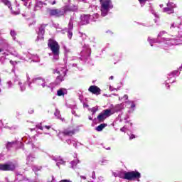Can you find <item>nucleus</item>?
<instances>
[{"label": "nucleus", "mask_w": 182, "mask_h": 182, "mask_svg": "<svg viewBox=\"0 0 182 182\" xmlns=\"http://www.w3.org/2000/svg\"><path fill=\"white\" fill-rule=\"evenodd\" d=\"M106 126H107V124H101L100 125L96 127L97 132H102V130H103L105 127H106Z\"/></svg>", "instance_id": "393cba45"}, {"label": "nucleus", "mask_w": 182, "mask_h": 182, "mask_svg": "<svg viewBox=\"0 0 182 182\" xmlns=\"http://www.w3.org/2000/svg\"><path fill=\"white\" fill-rule=\"evenodd\" d=\"M28 57L30 58V59H31V60H33V62H39V57L38 55H32L31 54L28 55Z\"/></svg>", "instance_id": "5701e85b"}, {"label": "nucleus", "mask_w": 182, "mask_h": 182, "mask_svg": "<svg viewBox=\"0 0 182 182\" xmlns=\"http://www.w3.org/2000/svg\"><path fill=\"white\" fill-rule=\"evenodd\" d=\"M148 41H149L151 46H153V43H159V40L157 38H152V39H151L150 37H149L148 38Z\"/></svg>", "instance_id": "a878e982"}, {"label": "nucleus", "mask_w": 182, "mask_h": 182, "mask_svg": "<svg viewBox=\"0 0 182 182\" xmlns=\"http://www.w3.org/2000/svg\"><path fill=\"white\" fill-rule=\"evenodd\" d=\"M173 28H176V26H174V23H173L171 25V29H173Z\"/></svg>", "instance_id": "3c124183"}, {"label": "nucleus", "mask_w": 182, "mask_h": 182, "mask_svg": "<svg viewBox=\"0 0 182 182\" xmlns=\"http://www.w3.org/2000/svg\"><path fill=\"white\" fill-rule=\"evenodd\" d=\"M33 159H35V157H33V156L32 155H28L27 157V161H26V164L28 166H31L33 161Z\"/></svg>", "instance_id": "aec40b11"}, {"label": "nucleus", "mask_w": 182, "mask_h": 182, "mask_svg": "<svg viewBox=\"0 0 182 182\" xmlns=\"http://www.w3.org/2000/svg\"><path fill=\"white\" fill-rule=\"evenodd\" d=\"M103 179H104V178L102 176H100L98 178V180H100V181H103Z\"/></svg>", "instance_id": "09e8293b"}, {"label": "nucleus", "mask_w": 182, "mask_h": 182, "mask_svg": "<svg viewBox=\"0 0 182 182\" xmlns=\"http://www.w3.org/2000/svg\"><path fill=\"white\" fill-rule=\"evenodd\" d=\"M101 5V15L102 16H106L109 14V11L113 8L111 0H100Z\"/></svg>", "instance_id": "7ed1b4c3"}, {"label": "nucleus", "mask_w": 182, "mask_h": 182, "mask_svg": "<svg viewBox=\"0 0 182 182\" xmlns=\"http://www.w3.org/2000/svg\"><path fill=\"white\" fill-rule=\"evenodd\" d=\"M41 167H38L36 166H33V171L36 173V171H41Z\"/></svg>", "instance_id": "72a5a7b5"}, {"label": "nucleus", "mask_w": 182, "mask_h": 182, "mask_svg": "<svg viewBox=\"0 0 182 182\" xmlns=\"http://www.w3.org/2000/svg\"><path fill=\"white\" fill-rule=\"evenodd\" d=\"M120 131L125 132H126V127H123L122 128H121Z\"/></svg>", "instance_id": "a18cd8bd"}, {"label": "nucleus", "mask_w": 182, "mask_h": 182, "mask_svg": "<svg viewBox=\"0 0 182 182\" xmlns=\"http://www.w3.org/2000/svg\"><path fill=\"white\" fill-rule=\"evenodd\" d=\"M99 18V15L97 14H95L92 15V21H94V22H96V19H97Z\"/></svg>", "instance_id": "e433bc0d"}, {"label": "nucleus", "mask_w": 182, "mask_h": 182, "mask_svg": "<svg viewBox=\"0 0 182 182\" xmlns=\"http://www.w3.org/2000/svg\"><path fill=\"white\" fill-rule=\"evenodd\" d=\"M0 2L5 4L6 6H8V8L11 9V14L13 15H19L21 14V11L19 10H17L16 11L12 10V7L11 6V1H9V0H0Z\"/></svg>", "instance_id": "9b49d317"}, {"label": "nucleus", "mask_w": 182, "mask_h": 182, "mask_svg": "<svg viewBox=\"0 0 182 182\" xmlns=\"http://www.w3.org/2000/svg\"><path fill=\"white\" fill-rule=\"evenodd\" d=\"M118 177L124 180H137V181H140L139 178L141 177V174L137 171L129 172L122 171L118 173Z\"/></svg>", "instance_id": "f03ea898"}, {"label": "nucleus", "mask_w": 182, "mask_h": 182, "mask_svg": "<svg viewBox=\"0 0 182 182\" xmlns=\"http://www.w3.org/2000/svg\"><path fill=\"white\" fill-rule=\"evenodd\" d=\"M26 77H27V82H28V85L29 86V87H31V85H32V82H30L29 80H31V77H29V75H26Z\"/></svg>", "instance_id": "f704fd0d"}, {"label": "nucleus", "mask_w": 182, "mask_h": 182, "mask_svg": "<svg viewBox=\"0 0 182 182\" xmlns=\"http://www.w3.org/2000/svg\"><path fill=\"white\" fill-rule=\"evenodd\" d=\"M14 82H18V85H20V90L21 92H23V90H25V89H26V87L25 86V85H22V82H21V80L18 78V76H16L15 78L14 79Z\"/></svg>", "instance_id": "dca6fc26"}, {"label": "nucleus", "mask_w": 182, "mask_h": 182, "mask_svg": "<svg viewBox=\"0 0 182 182\" xmlns=\"http://www.w3.org/2000/svg\"><path fill=\"white\" fill-rule=\"evenodd\" d=\"M171 77H174V76H178V70H175L169 74Z\"/></svg>", "instance_id": "c756f323"}, {"label": "nucleus", "mask_w": 182, "mask_h": 182, "mask_svg": "<svg viewBox=\"0 0 182 182\" xmlns=\"http://www.w3.org/2000/svg\"><path fill=\"white\" fill-rule=\"evenodd\" d=\"M52 159L53 160H54V161H56V166H58V167H59L60 164H65V161L60 158H56L55 156H53Z\"/></svg>", "instance_id": "f3484780"}, {"label": "nucleus", "mask_w": 182, "mask_h": 182, "mask_svg": "<svg viewBox=\"0 0 182 182\" xmlns=\"http://www.w3.org/2000/svg\"><path fill=\"white\" fill-rule=\"evenodd\" d=\"M64 49H65V53H68V52H70V50L68 48H66L65 47L64 48Z\"/></svg>", "instance_id": "8fccbe9b"}, {"label": "nucleus", "mask_w": 182, "mask_h": 182, "mask_svg": "<svg viewBox=\"0 0 182 182\" xmlns=\"http://www.w3.org/2000/svg\"><path fill=\"white\" fill-rule=\"evenodd\" d=\"M78 163H80V161L77 159H75L74 161H72L70 162L72 168H74L75 167H76V166H77Z\"/></svg>", "instance_id": "b1692460"}, {"label": "nucleus", "mask_w": 182, "mask_h": 182, "mask_svg": "<svg viewBox=\"0 0 182 182\" xmlns=\"http://www.w3.org/2000/svg\"><path fill=\"white\" fill-rule=\"evenodd\" d=\"M66 12V10L63 9H51L50 10V15L51 16H56V17H59V16H63V15H65Z\"/></svg>", "instance_id": "0eeeda50"}, {"label": "nucleus", "mask_w": 182, "mask_h": 182, "mask_svg": "<svg viewBox=\"0 0 182 182\" xmlns=\"http://www.w3.org/2000/svg\"><path fill=\"white\" fill-rule=\"evenodd\" d=\"M91 54H92V50L90 49V47L87 45H85L82 47V50L80 53L81 60H84V62H87V60H90Z\"/></svg>", "instance_id": "39448f33"}, {"label": "nucleus", "mask_w": 182, "mask_h": 182, "mask_svg": "<svg viewBox=\"0 0 182 182\" xmlns=\"http://www.w3.org/2000/svg\"><path fill=\"white\" fill-rule=\"evenodd\" d=\"M147 1H149V0H139L141 5H144V4H146V2H147Z\"/></svg>", "instance_id": "79ce46f5"}, {"label": "nucleus", "mask_w": 182, "mask_h": 182, "mask_svg": "<svg viewBox=\"0 0 182 182\" xmlns=\"http://www.w3.org/2000/svg\"><path fill=\"white\" fill-rule=\"evenodd\" d=\"M97 110H99L97 107H94L92 108L91 112H92V114H95V113H96V112H97Z\"/></svg>", "instance_id": "4c0bfd02"}, {"label": "nucleus", "mask_w": 182, "mask_h": 182, "mask_svg": "<svg viewBox=\"0 0 182 182\" xmlns=\"http://www.w3.org/2000/svg\"><path fill=\"white\" fill-rule=\"evenodd\" d=\"M55 4H56V1H54L52 3V5H55Z\"/></svg>", "instance_id": "e2e57ef3"}, {"label": "nucleus", "mask_w": 182, "mask_h": 182, "mask_svg": "<svg viewBox=\"0 0 182 182\" xmlns=\"http://www.w3.org/2000/svg\"><path fill=\"white\" fill-rule=\"evenodd\" d=\"M68 95V90L65 88H60L57 91V96H65Z\"/></svg>", "instance_id": "a211bd4d"}, {"label": "nucleus", "mask_w": 182, "mask_h": 182, "mask_svg": "<svg viewBox=\"0 0 182 182\" xmlns=\"http://www.w3.org/2000/svg\"><path fill=\"white\" fill-rule=\"evenodd\" d=\"M90 21V15L82 14L80 16V25H87Z\"/></svg>", "instance_id": "f8f14e48"}, {"label": "nucleus", "mask_w": 182, "mask_h": 182, "mask_svg": "<svg viewBox=\"0 0 182 182\" xmlns=\"http://www.w3.org/2000/svg\"><path fill=\"white\" fill-rule=\"evenodd\" d=\"M55 117H57V119H60V111H59V109H55V112L54 113Z\"/></svg>", "instance_id": "7c9ffc66"}, {"label": "nucleus", "mask_w": 182, "mask_h": 182, "mask_svg": "<svg viewBox=\"0 0 182 182\" xmlns=\"http://www.w3.org/2000/svg\"><path fill=\"white\" fill-rule=\"evenodd\" d=\"M122 98L125 99V100H127V99H129V96L127 95H125L123 96V97H122V98L119 97V100H121V99H122Z\"/></svg>", "instance_id": "c03bdc74"}, {"label": "nucleus", "mask_w": 182, "mask_h": 182, "mask_svg": "<svg viewBox=\"0 0 182 182\" xmlns=\"http://www.w3.org/2000/svg\"><path fill=\"white\" fill-rule=\"evenodd\" d=\"M101 163H102V164H103V163H107V160H102V161H101Z\"/></svg>", "instance_id": "6e6d98bb"}, {"label": "nucleus", "mask_w": 182, "mask_h": 182, "mask_svg": "<svg viewBox=\"0 0 182 182\" xmlns=\"http://www.w3.org/2000/svg\"><path fill=\"white\" fill-rule=\"evenodd\" d=\"M14 55V56H18V54L16 53H15L14 54H12Z\"/></svg>", "instance_id": "0e129e2a"}, {"label": "nucleus", "mask_w": 182, "mask_h": 182, "mask_svg": "<svg viewBox=\"0 0 182 182\" xmlns=\"http://www.w3.org/2000/svg\"><path fill=\"white\" fill-rule=\"evenodd\" d=\"M43 5H46V3H43L41 1H37L36 4V8H42V6H43Z\"/></svg>", "instance_id": "bb28decb"}, {"label": "nucleus", "mask_w": 182, "mask_h": 182, "mask_svg": "<svg viewBox=\"0 0 182 182\" xmlns=\"http://www.w3.org/2000/svg\"><path fill=\"white\" fill-rule=\"evenodd\" d=\"M166 41V38H162V41Z\"/></svg>", "instance_id": "774afa93"}, {"label": "nucleus", "mask_w": 182, "mask_h": 182, "mask_svg": "<svg viewBox=\"0 0 182 182\" xmlns=\"http://www.w3.org/2000/svg\"><path fill=\"white\" fill-rule=\"evenodd\" d=\"M81 178H83V180H86V176H80Z\"/></svg>", "instance_id": "4d7b16f0"}, {"label": "nucleus", "mask_w": 182, "mask_h": 182, "mask_svg": "<svg viewBox=\"0 0 182 182\" xmlns=\"http://www.w3.org/2000/svg\"><path fill=\"white\" fill-rule=\"evenodd\" d=\"M45 128L49 130V129H50V126H45Z\"/></svg>", "instance_id": "5fc2aeb1"}, {"label": "nucleus", "mask_w": 182, "mask_h": 182, "mask_svg": "<svg viewBox=\"0 0 182 182\" xmlns=\"http://www.w3.org/2000/svg\"><path fill=\"white\" fill-rule=\"evenodd\" d=\"M66 143H68L69 145L73 144L74 147L77 146V141L76 139H67Z\"/></svg>", "instance_id": "412c9836"}, {"label": "nucleus", "mask_w": 182, "mask_h": 182, "mask_svg": "<svg viewBox=\"0 0 182 182\" xmlns=\"http://www.w3.org/2000/svg\"><path fill=\"white\" fill-rule=\"evenodd\" d=\"M126 103L127 105H130V109H134V107H136V104H134V102L133 101H127Z\"/></svg>", "instance_id": "c85d7f7f"}, {"label": "nucleus", "mask_w": 182, "mask_h": 182, "mask_svg": "<svg viewBox=\"0 0 182 182\" xmlns=\"http://www.w3.org/2000/svg\"><path fill=\"white\" fill-rule=\"evenodd\" d=\"M73 66H77V64H73Z\"/></svg>", "instance_id": "338daca9"}, {"label": "nucleus", "mask_w": 182, "mask_h": 182, "mask_svg": "<svg viewBox=\"0 0 182 182\" xmlns=\"http://www.w3.org/2000/svg\"><path fill=\"white\" fill-rule=\"evenodd\" d=\"M112 174L114 177H119V173H116V172H113Z\"/></svg>", "instance_id": "de8ad7c7"}, {"label": "nucleus", "mask_w": 182, "mask_h": 182, "mask_svg": "<svg viewBox=\"0 0 182 182\" xmlns=\"http://www.w3.org/2000/svg\"><path fill=\"white\" fill-rule=\"evenodd\" d=\"M136 136H134V134H132L129 137L130 140H133V139H134Z\"/></svg>", "instance_id": "49530a36"}, {"label": "nucleus", "mask_w": 182, "mask_h": 182, "mask_svg": "<svg viewBox=\"0 0 182 182\" xmlns=\"http://www.w3.org/2000/svg\"><path fill=\"white\" fill-rule=\"evenodd\" d=\"M6 85H7V87L9 89H11V87H12L14 86V84L12 83V81H8Z\"/></svg>", "instance_id": "c9c22d12"}, {"label": "nucleus", "mask_w": 182, "mask_h": 182, "mask_svg": "<svg viewBox=\"0 0 182 182\" xmlns=\"http://www.w3.org/2000/svg\"><path fill=\"white\" fill-rule=\"evenodd\" d=\"M80 2H86V0H79Z\"/></svg>", "instance_id": "680f3d73"}, {"label": "nucleus", "mask_w": 182, "mask_h": 182, "mask_svg": "<svg viewBox=\"0 0 182 182\" xmlns=\"http://www.w3.org/2000/svg\"><path fill=\"white\" fill-rule=\"evenodd\" d=\"M48 46L51 50V53L53 56V60H59V55L60 53V46L58 41L50 39L48 40Z\"/></svg>", "instance_id": "f257e3e1"}, {"label": "nucleus", "mask_w": 182, "mask_h": 182, "mask_svg": "<svg viewBox=\"0 0 182 182\" xmlns=\"http://www.w3.org/2000/svg\"><path fill=\"white\" fill-rule=\"evenodd\" d=\"M88 90L92 93V95H96L97 96H99V95H100L102 90H100V88H99V87L96 86V85H91Z\"/></svg>", "instance_id": "ddd939ff"}, {"label": "nucleus", "mask_w": 182, "mask_h": 182, "mask_svg": "<svg viewBox=\"0 0 182 182\" xmlns=\"http://www.w3.org/2000/svg\"><path fill=\"white\" fill-rule=\"evenodd\" d=\"M37 129H39L40 130H43V127H42V124H38L36 125Z\"/></svg>", "instance_id": "58836bf2"}, {"label": "nucleus", "mask_w": 182, "mask_h": 182, "mask_svg": "<svg viewBox=\"0 0 182 182\" xmlns=\"http://www.w3.org/2000/svg\"><path fill=\"white\" fill-rule=\"evenodd\" d=\"M10 33H11L14 41H15V39H16L15 36H16V33L15 32V31L11 30Z\"/></svg>", "instance_id": "473e14b6"}, {"label": "nucleus", "mask_w": 182, "mask_h": 182, "mask_svg": "<svg viewBox=\"0 0 182 182\" xmlns=\"http://www.w3.org/2000/svg\"><path fill=\"white\" fill-rule=\"evenodd\" d=\"M114 77H113V75H112V76L109 77V79H110L111 80H113Z\"/></svg>", "instance_id": "13d9d810"}, {"label": "nucleus", "mask_w": 182, "mask_h": 182, "mask_svg": "<svg viewBox=\"0 0 182 182\" xmlns=\"http://www.w3.org/2000/svg\"><path fill=\"white\" fill-rule=\"evenodd\" d=\"M163 12H166L168 15H171V14H174V9L167 6L163 9Z\"/></svg>", "instance_id": "6ab92c4d"}, {"label": "nucleus", "mask_w": 182, "mask_h": 182, "mask_svg": "<svg viewBox=\"0 0 182 182\" xmlns=\"http://www.w3.org/2000/svg\"><path fill=\"white\" fill-rule=\"evenodd\" d=\"M67 72L68 70H66V68H57L53 70V73H58V75H59L54 82L55 85H60V83L65 80Z\"/></svg>", "instance_id": "20e7f679"}, {"label": "nucleus", "mask_w": 182, "mask_h": 182, "mask_svg": "<svg viewBox=\"0 0 182 182\" xmlns=\"http://www.w3.org/2000/svg\"><path fill=\"white\" fill-rule=\"evenodd\" d=\"M80 35V37L82 38V39H86V34L83 33H81L80 32L79 33Z\"/></svg>", "instance_id": "ea45409f"}, {"label": "nucleus", "mask_w": 182, "mask_h": 182, "mask_svg": "<svg viewBox=\"0 0 182 182\" xmlns=\"http://www.w3.org/2000/svg\"><path fill=\"white\" fill-rule=\"evenodd\" d=\"M76 132V129H66L62 132V134H63V136H73Z\"/></svg>", "instance_id": "2eb2a0df"}, {"label": "nucleus", "mask_w": 182, "mask_h": 182, "mask_svg": "<svg viewBox=\"0 0 182 182\" xmlns=\"http://www.w3.org/2000/svg\"><path fill=\"white\" fill-rule=\"evenodd\" d=\"M92 178H93V180H95V178H96V172L92 171Z\"/></svg>", "instance_id": "37998d69"}, {"label": "nucleus", "mask_w": 182, "mask_h": 182, "mask_svg": "<svg viewBox=\"0 0 182 182\" xmlns=\"http://www.w3.org/2000/svg\"><path fill=\"white\" fill-rule=\"evenodd\" d=\"M10 63H11V65H14V61L10 60Z\"/></svg>", "instance_id": "69168bd1"}, {"label": "nucleus", "mask_w": 182, "mask_h": 182, "mask_svg": "<svg viewBox=\"0 0 182 182\" xmlns=\"http://www.w3.org/2000/svg\"><path fill=\"white\" fill-rule=\"evenodd\" d=\"M30 146H31L32 149H35V144L30 143Z\"/></svg>", "instance_id": "603ef678"}, {"label": "nucleus", "mask_w": 182, "mask_h": 182, "mask_svg": "<svg viewBox=\"0 0 182 182\" xmlns=\"http://www.w3.org/2000/svg\"><path fill=\"white\" fill-rule=\"evenodd\" d=\"M109 110H112L114 112V113H116V112H120L122 110V105H116L113 109H108Z\"/></svg>", "instance_id": "4be33fe9"}, {"label": "nucleus", "mask_w": 182, "mask_h": 182, "mask_svg": "<svg viewBox=\"0 0 182 182\" xmlns=\"http://www.w3.org/2000/svg\"><path fill=\"white\" fill-rule=\"evenodd\" d=\"M14 144H15V141L8 142L6 144V149H8V150H9V149H11V147H12V146H14Z\"/></svg>", "instance_id": "2f4dec72"}, {"label": "nucleus", "mask_w": 182, "mask_h": 182, "mask_svg": "<svg viewBox=\"0 0 182 182\" xmlns=\"http://www.w3.org/2000/svg\"><path fill=\"white\" fill-rule=\"evenodd\" d=\"M72 113H73V114H74L75 116H76V111H75V110H72Z\"/></svg>", "instance_id": "864d4df0"}, {"label": "nucleus", "mask_w": 182, "mask_h": 182, "mask_svg": "<svg viewBox=\"0 0 182 182\" xmlns=\"http://www.w3.org/2000/svg\"><path fill=\"white\" fill-rule=\"evenodd\" d=\"M32 83H35L36 85H38V86H42V87H45V80L38 77V78H34L32 80Z\"/></svg>", "instance_id": "4468645a"}, {"label": "nucleus", "mask_w": 182, "mask_h": 182, "mask_svg": "<svg viewBox=\"0 0 182 182\" xmlns=\"http://www.w3.org/2000/svg\"><path fill=\"white\" fill-rule=\"evenodd\" d=\"M73 21H75L74 17H70L68 26V36L69 39H72V36H73V33L72 31H73Z\"/></svg>", "instance_id": "6e6552de"}, {"label": "nucleus", "mask_w": 182, "mask_h": 182, "mask_svg": "<svg viewBox=\"0 0 182 182\" xmlns=\"http://www.w3.org/2000/svg\"><path fill=\"white\" fill-rule=\"evenodd\" d=\"M88 119H89V120H93V117H89Z\"/></svg>", "instance_id": "052dcab7"}, {"label": "nucleus", "mask_w": 182, "mask_h": 182, "mask_svg": "<svg viewBox=\"0 0 182 182\" xmlns=\"http://www.w3.org/2000/svg\"><path fill=\"white\" fill-rule=\"evenodd\" d=\"M0 170H2L3 171H9L15 170V165L14 164H0Z\"/></svg>", "instance_id": "9d476101"}, {"label": "nucleus", "mask_w": 182, "mask_h": 182, "mask_svg": "<svg viewBox=\"0 0 182 182\" xmlns=\"http://www.w3.org/2000/svg\"><path fill=\"white\" fill-rule=\"evenodd\" d=\"M164 33H166V31H161L158 34V38H161V36H163V35H164Z\"/></svg>", "instance_id": "a19ab883"}, {"label": "nucleus", "mask_w": 182, "mask_h": 182, "mask_svg": "<svg viewBox=\"0 0 182 182\" xmlns=\"http://www.w3.org/2000/svg\"><path fill=\"white\" fill-rule=\"evenodd\" d=\"M45 28H46V25L43 24L39 27L38 31V37L36 40V41H41L43 39V35H45Z\"/></svg>", "instance_id": "1a4fd4ad"}, {"label": "nucleus", "mask_w": 182, "mask_h": 182, "mask_svg": "<svg viewBox=\"0 0 182 182\" xmlns=\"http://www.w3.org/2000/svg\"><path fill=\"white\" fill-rule=\"evenodd\" d=\"M166 5L167 6H168L169 8H171L172 9H174V8H176V4L173 2L170 1L167 3Z\"/></svg>", "instance_id": "cd10ccee"}, {"label": "nucleus", "mask_w": 182, "mask_h": 182, "mask_svg": "<svg viewBox=\"0 0 182 182\" xmlns=\"http://www.w3.org/2000/svg\"><path fill=\"white\" fill-rule=\"evenodd\" d=\"M52 182H55V178L53 176H52Z\"/></svg>", "instance_id": "bf43d9fd"}, {"label": "nucleus", "mask_w": 182, "mask_h": 182, "mask_svg": "<svg viewBox=\"0 0 182 182\" xmlns=\"http://www.w3.org/2000/svg\"><path fill=\"white\" fill-rule=\"evenodd\" d=\"M114 112L110 109H105L103 110L97 117V120H98L99 123H102L107 119L109 116H112V114H114Z\"/></svg>", "instance_id": "423d86ee"}]
</instances>
